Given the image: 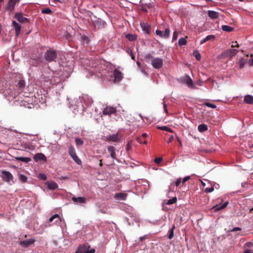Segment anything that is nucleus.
I'll return each instance as SVG.
<instances>
[{"mask_svg":"<svg viewBox=\"0 0 253 253\" xmlns=\"http://www.w3.org/2000/svg\"><path fill=\"white\" fill-rule=\"evenodd\" d=\"M57 57V53L53 50H47L44 54V59L48 62L54 61Z\"/></svg>","mask_w":253,"mask_h":253,"instance_id":"f257e3e1","label":"nucleus"},{"mask_svg":"<svg viewBox=\"0 0 253 253\" xmlns=\"http://www.w3.org/2000/svg\"><path fill=\"white\" fill-rule=\"evenodd\" d=\"M164 64L163 60L160 58H154L152 59L151 65L153 68L156 69L161 68Z\"/></svg>","mask_w":253,"mask_h":253,"instance_id":"f03ea898","label":"nucleus"},{"mask_svg":"<svg viewBox=\"0 0 253 253\" xmlns=\"http://www.w3.org/2000/svg\"><path fill=\"white\" fill-rule=\"evenodd\" d=\"M20 1V0H8L5 5V10L12 12L14 11L16 4L19 3Z\"/></svg>","mask_w":253,"mask_h":253,"instance_id":"7ed1b4c3","label":"nucleus"},{"mask_svg":"<svg viewBox=\"0 0 253 253\" xmlns=\"http://www.w3.org/2000/svg\"><path fill=\"white\" fill-rule=\"evenodd\" d=\"M170 31L169 28H166L165 31L163 32L160 30L156 31V34L161 38L167 39L169 37Z\"/></svg>","mask_w":253,"mask_h":253,"instance_id":"20e7f679","label":"nucleus"},{"mask_svg":"<svg viewBox=\"0 0 253 253\" xmlns=\"http://www.w3.org/2000/svg\"><path fill=\"white\" fill-rule=\"evenodd\" d=\"M105 140L108 142H119L121 140V136L118 133L110 134L106 137Z\"/></svg>","mask_w":253,"mask_h":253,"instance_id":"39448f33","label":"nucleus"},{"mask_svg":"<svg viewBox=\"0 0 253 253\" xmlns=\"http://www.w3.org/2000/svg\"><path fill=\"white\" fill-rule=\"evenodd\" d=\"M1 173L2 174L1 177L5 181L9 182L10 181L13 180V176L10 172L6 170H2Z\"/></svg>","mask_w":253,"mask_h":253,"instance_id":"423d86ee","label":"nucleus"},{"mask_svg":"<svg viewBox=\"0 0 253 253\" xmlns=\"http://www.w3.org/2000/svg\"><path fill=\"white\" fill-rule=\"evenodd\" d=\"M113 77L114 78V83H118L122 80L123 75L121 71L116 69L114 70Z\"/></svg>","mask_w":253,"mask_h":253,"instance_id":"0eeeda50","label":"nucleus"},{"mask_svg":"<svg viewBox=\"0 0 253 253\" xmlns=\"http://www.w3.org/2000/svg\"><path fill=\"white\" fill-rule=\"evenodd\" d=\"M117 112L116 108L110 106H106L103 111V114L104 115H111L115 114Z\"/></svg>","mask_w":253,"mask_h":253,"instance_id":"6e6552de","label":"nucleus"},{"mask_svg":"<svg viewBox=\"0 0 253 253\" xmlns=\"http://www.w3.org/2000/svg\"><path fill=\"white\" fill-rule=\"evenodd\" d=\"M14 18L21 23H27L29 22V20L28 18L23 17V14L20 12L16 13L14 15Z\"/></svg>","mask_w":253,"mask_h":253,"instance_id":"1a4fd4ad","label":"nucleus"},{"mask_svg":"<svg viewBox=\"0 0 253 253\" xmlns=\"http://www.w3.org/2000/svg\"><path fill=\"white\" fill-rule=\"evenodd\" d=\"M141 27L143 30V31L147 34H149L150 33L151 27L147 23L142 22L140 23Z\"/></svg>","mask_w":253,"mask_h":253,"instance_id":"9d476101","label":"nucleus"},{"mask_svg":"<svg viewBox=\"0 0 253 253\" xmlns=\"http://www.w3.org/2000/svg\"><path fill=\"white\" fill-rule=\"evenodd\" d=\"M208 15L210 18L212 19H216L219 18V13L215 11L208 10Z\"/></svg>","mask_w":253,"mask_h":253,"instance_id":"9b49d317","label":"nucleus"},{"mask_svg":"<svg viewBox=\"0 0 253 253\" xmlns=\"http://www.w3.org/2000/svg\"><path fill=\"white\" fill-rule=\"evenodd\" d=\"M226 58H231V55H230L229 49L226 50L225 51L223 52L221 54L218 55L217 57V58L218 60H220L221 59Z\"/></svg>","mask_w":253,"mask_h":253,"instance_id":"f8f14e48","label":"nucleus"},{"mask_svg":"<svg viewBox=\"0 0 253 253\" xmlns=\"http://www.w3.org/2000/svg\"><path fill=\"white\" fill-rule=\"evenodd\" d=\"M35 161L38 162L39 161H46V158L44 154L42 153H38L36 154L34 157Z\"/></svg>","mask_w":253,"mask_h":253,"instance_id":"ddd939ff","label":"nucleus"},{"mask_svg":"<svg viewBox=\"0 0 253 253\" xmlns=\"http://www.w3.org/2000/svg\"><path fill=\"white\" fill-rule=\"evenodd\" d=\"M12 26L14 27L16 32V36L18 37L21 31V26L15 21H12Z\"/></svg>","mask_w":253,"mask_h":253,"instance_id":"4468645a","label":"nucleus"},{"mask_svg":"<svg viewBox=\"0 0 253 253\" xmlns=\"http://www.w3.org/2000/svg\"><path fill=\"white\" fill-rule=\"evenodd\" d=\"M107 150L108 152L110 153L111 158L113 159H115L116 158L115 148L113 146H109L107 148Z\"/></svg>","mask_w":253,"mask_h":253,"instance_id":"2eb2a0df","label":"nucleus"},{"mask_svg":"<svg viewBox=\"0 0 253 253\" xmlns=\"http://www.w3.org/2000/svg\"><path fill=\"white\" fill-rule=\"evenodd\" d=\"M72 200L74 202L77 203H84L86 202V199L84 197H72Z\"/></svg>","mask_w":253,"mask_h":253,"instance_id":"dca6fc26","label":"nucleus"},{"mask_svg":"<svg viewBox=\"0 0 253 253\" xmlns=\"http://www.w3.org/2000/svg\"><path fill=\"white\" fill-rule=\"evenodd\" d=\"M34 242L35 240L33 239H28L21 241V245H22L24 247H28L30 245L32 244Z\"/></svg>","mask_w":253,"mask_h":253,"instance_id":"f3484780","label":"nucleus"},{"mask_svg":"<svg viewBox=\"0 0 253 253\" xmlns=\"http://www.w3.org/2000/svg\"><path fill=\"white\" fill-rule=\"evenodd\" d=\"M55 220V223H57L60 221V217L59 214H55L50 217L49 219V222H51Z\"/></svg>","mask_w":253,"mask_h":253,"instance_id":"a211bd4d","label":"nucleus"},{"mask_svg":"<svg viewBox=\"0 0 253 253\" xmlns=\"http://www.w3.org/2000/svg\"><path fill=\"white\" fill-rule=\"evenodd\" d=\"M228 204V202H225L224 203H223L221 206L219 205H216L214 207H213V209H214L215 211H219L221 210H222L224 209Z\"/></svg>","mask_w":253,"mask_h":253,"instance_id":"6ab92c4d","label":"nucleus"},{"mask_svg":"<svg viewBox=\"0 0 253 253\" xmlns=\"http://www.w3.org/2000/svg\"><path fill=\"white\" fill-rule=\"evenodd\" d=\"M183 81L189 86H191L193 85V81L188 75L185 76L183 79Z\"/></svg>","mask_w":253,"mask_h":253,"instance_id":"aec40b11","label":"nucleus"},{"mask_svg":"<svg viewBox=\"0 0 253 253\" xmlns=\"http://www.w3.org/2000/svg\"><path fill=\"white\" fill-rule=\"evenodd\" d=\"M47 188L51 190H54L58 188V185L54 181L47 182Z\"/></svg>","mask_w":253,"mask_h":253,"instance_id":"412c9836","label":"nucleus"},{"mask_svg":"<svg viewBox=\"0 0 253 253\" xmlns=\"http://www.w3.org/2000/svg\"><path fill=\"white\" fill-rule=\"evenodd\" d=\"M127 195L126 193H118L115 195V198L123 200H125L126 198Z\"/></svg>","mask_w":253,"mask_h":253,"instance_id":"4be33fe9","label":"nucleus"},{"mask_svg":"<svg viewBox=\"0 0 253 253\" xmlns=\"http://www.w3.org/2000/svg\"><path fill=\"white\" fill-rule=\"evenodd\" d=\"M244 101L249 104H253V96L251 95H247L245 96Z\"/></svg>","mask_w":253,"mask_h":253,"instance_id":"5701e85b","label":"nucleus"},{"mask_svg":"<svg viewBox=\"0 0 253 253\" xmlns=\"http://www.w3.org/2000/svg\"><path fill=\"white\" fill-rule=\"evenodd\" d=\"M105 24V22L104 21L99 19L95 22L94 25L98 28H102L104 26Z\"/></svg>","mask_w":253,"mask_h":253,"instance_id":"b1692460","label":"nucleus"},{"mask_svg":"<svg viewBox=\"0 0 253 253\" xmlns=\"http://www.w3.org/2000/svg\"><path fill=\"white\" fill-rule=\"evenodd\" d=\"M15 159L17 161H20L26 163L31 161V159L28 157H16Z\"/></svg>","mask_w":253,"mask_h":253,"instance_id":"393cba45","label":"nucleus"},{"mask_svg":"<svg viewBox=\"0 0 253 253\" xmlns=\"http://www.w3.org/2000/svg\"><path fill=\"white\" fill-rule=\"evenodd\" d=\"M126 37L130 42L134 41L137 39V36L134 34H127L126 35Z\"/></svg>","mask_w":253,"mask_h":253,"instance_id":"a878e982","label":"nucleus"},{"mask_svg":"<svg viewBox=\"0 0 253 253\" xmlns=\"http://www.w3.org/2000/svg\"><path fill=\"white\" fill-rule=\"evenodd\" d=\"M198 130L200 132H203L208 130V126L205 124H201L198 126Z\"/></svg>","mask_w":253,"mask_h":253,"instance_id":"bb28decb","label":"nucleus"},{"mask_svg":"<svg viewBox=\"0 0 253 253\" xmlns=\"http://www.w3.org/2000/svg\"><path fill=\"white\" fill-rule=\"evenodd\" d=\"M221 29L223 31L230 32L233 31L234 28L228 25H222Z\"/></svg>","mask_w":253,"mask_h":253,"instance_id":"cd10ccee","label":"nucleus"},{"mask_svg":"<svg viewBox=\"0 0 253 253\" xmlns=\"http://www.w3.org/2000/svg\"><path fill=\"white\" fill-rule=\"evenodd\" d=\"M246 63H247V61L245 58H241L239 62V69H242L243 68H244Z\"/></svg>","mask_w":253,"mask_h":253,"instance_id":"c85d7f7f","label":"nucleus"},{"mask_svg":"<svg viewBox=\"0 0 253 253\" xmlns=\"http://www.w3.org/2000/svg\"><path fill=\"white\" fill-rule=\"evenodd\" d=\"M175 225H173L172 228L170 229L169 231V236L168 238L169 239H172L174 236V230L175 229Z\"/></svg>","mask_w":253,"mask_h":253,"instance_id":"c756f323","label":"nucleus"},{"mask_svg":"<svg viewBox=\"0 0 253 253\" xmlns=\"http://www.w3.org/2000/svg\"><path fill=\"white\" fill-rule=\"evenodd\" d=\"M71 157L78 165H81L82 164V161L79 158L76 154H75V155L71 156Z\"/></svg>","mask_w":253,"mask_h":253,"instance_id":"7c9ffc66","label":"nucleus"},{"mask_svg":"<svg viewBox=\"0 0 253 253\" xmlns=\"http://www.w3.org/2000/svg\"><path fill=\"white\" fill-rule=\"evenodd\" d=\"M137 141L140 144H146L147 143V140L145 139H144L143 137H137L136 138Z\"/></svg>","mask_w":253,"mask_h":253,"instance_id":"2f4dec72","label":"nucleus"},{"mask_svg":"<svg viewBox=\"0 0 253 253\" xmlns=\"http://www.w3.org/2000/svg\"><path fill=\"white\" fill-rule=\"evenodd\" d=\"M176 201H177V198L176 197H173L171 199L169 200L166 202V205H170L175 203L176 202Z\"/></svg>","mask_w":253,"mask_h":253,"instance_id":"473e14b6","label":"nucleus"},{"mask_svg":"<svg viewBox=\"0 0 253 253\" xmlns=\"http://www.w3.org/2000/svg\"><path fill=\"white\" fill-rule=\"evenodd\" d=\"M85 250V246H80L78 247L76 251V253H84Z\"/></svg>","mask_w":253,"mask_h":253,"instance_id":"72a5a7b5","label":"nucleus"},{"mask_svg":"<svg viewBox=\"0 0 253 253\" xmlns=\"http://www.w3.org/2000/svg\"><path fill=\"white\" fill-rule=\"evenodd\" d=\"M69 154L71 156L76 154V150L73 146H70L69 147Z\"/></svg>","mask_w":253,"mask_h":253,"instance_id":"f704fd0d","label":"nucleus"},{"mask_svg":"<svg viewBox=\"0 0 253 253\" xmlns=\"http://www.w3.org/2000/svg\"><path fill=\"white\" fill-rule=\"evenodd\" d=\"M187 41L185 38H181L179 40L178 44L179 46L185 45L186 44Z\"/></svg>","mask_w":253,"mask_h":253,"instance_id":"c9c22d12","label":"nucleus"},{"mask_svg":"<svg viewBox=\"0 0 253 253\" xmlns=\"http://www.w3.org/2000/svg\"><path fill=\"white\" fill-rule=\"evenodd\" d=\"M19 178L22 182H26L27 180V177L25 175L22 174L19 175Z\"/></svg>","mask_w":253,"mask_h":253,"instance_id":"e433bc0d","label":"nucleus"},{"mask_svg":"<svg viewBox=\"0 0 253 253\" xmlns=\"http://www.w3.org/2000/svg\"><path fill=\"white\" fill-rule=\"evenodd\" d=\"M42 13L43 14H50L52 13V11L50 10L49 8L47 7L42 9Z\"/></svg>","mask_w":253,"mask_h":253,"instance_id":"4c0bfd02","label":"nucleus"},{"mask_svg":"<svg viewBox=\"0 0 253 253\" xmlns=\"http://www.w3.org/2000/svg\"><path fill=\"white\" fill-rule=\"evenodd\" d=\"M193 55L197 60L200 61L201 60V55L198 51H195L193 52Z\"/></svg>","mask_w":253,"mask_h":253,"instance_id":"58836bf2","label":"nucleus"},{"mask_svg":"<svg viewBox=\"0 0 253 253\" xmlns=\"http://www.w3.org/2000/svg\"><path fill=\"white\" fill-rule=\"evenodd\" d=\"M229 52L231 55V58L235 56L238 52V50L235 49H229Z\"/></svg>","mask_w":253,"mask_h":253,"instance_id":"ea45409f","label":"nucleus"},{"mask_svg":"<svg viewBox=\"0 0 253 253\" xmlns=\"http://www.w3.org/2000/svg\"><path fill=\"white\" fill-rule=\"evenodd\" d=\"M160 129H161V130L167 131H169L170 132H173V130L170 128L166 126L160 127Z\"/></svg>","mask_w":253,"mask_h":253,"instance_id":"a19ab883","label":"nucleus"},{"mask_svg":"<svg viewBox=\"0 0 253 253\" xmlns=\"http://www.w3.org/2000/svg\"><path fill=\"white\" fill-rule=\"evenodd\" d=\"M205 105L206 106H208L209 107L211 108H215L216 107V106L215 104L207 102L205 104Z\"/></svg>","mask_w":253,"mask_h":253,"instance_id":"79ce46f5","label":"nucleus"},{"mask_svg":"<svg viewBox=\"0 0 253 253\" xmlns=\"http://www.w3.org/2000/svg\"><path fill=\"white\" fill-rule=\"evenodd\" d=\"M19 88H23L25 86V83L24 81H19L18 84Z\"/></svg>","mask_w":253,"mask_h":253,"instance_id":"37998d69","label":"nucleus"},{"mask_svg":"<svg viewBox=\"0 0 253 253\" xmlns=\"http://www.w3.org/2000/svg\"><path fill=\"white\" fill-rule=\"evenodd\" d=\"M162 160L163 159L161 157L156 158L154 159V162L155 163L158 164L162 162Z\"/></svg>","mask_w":253,"mask_h":253,"instance_id":"c03bdc74","label":"nucleus"},{"mask_svg":"<svg viewBox=\"0 0 253 253\" xmlns=\"http://www.w3.org/2000/svg\"><path fill=\"white\" fill-rule=\"evenodd\" d=\"M75 141L77 145H82L83 144V141L79 138H76Z\"/></svg>","mask_w":253,"mask_h":253,"instance_id":"a18cd8bd","label":"nucleus"},{"mask_svg":"<svg viewBox=\"0 0 253 253\" xmlns=\"http://www.w3.org/2000/svg\"><path fill=\"white\" fill-rule=\"evenodd\" d=\"M178 34L176 31H174L173 34L172 41H175L177 39Z\"/></svg>","mask_w":253,"mask_h":253,"instance_id":"49530a36","label":"nucleus"},{"mask_svg":"<svg viewBox=\"0 0 253 253\" xmlns=\"http://www.w3.org/2000/svg\"><path fill=\"white\" fill-rule=\"evenodd\" d=\"M182 181V179L181 178H178L176 182H175V185L176 187H178L180 184L181 183Z\"/></svg>","mask_w":253,"mask_h":253,"instance_id":"de8ad7c7","label":"nucleus"},{"mask_svg":"<svg viewBox=\"0 0 253 253\" xmlns=\"http://www.w3.org/2000/svg\"><path fill=\"white\" fill-rule=\"evenodd\" d=\"M214 190V188L213 187L210 188H206L205 189V192L207 193H211Z\"/></svg>","mask_w":253,"mask_h":253,"instance_id":"09e8293b","label":"nucleus"},{"mask_svg":"<svg viewBox=\"0 0 253 253\" xmlns=\"http://www.w3.org/2000/svg\"><path fill=\"white\" fill-rule=\"evenodd\" d=\"M39 177L41 179L43 180H46L47 178L46 176L43 173L40 174Z\"/></svg>","mask_w":253,"mask_h":253,"instance_id":"8fccbe9b","label":"nucleus"},{"mask_svg":"<svg viewBox=\"0 0 253 253\" xmlns=\"http://www.w3.org/2000/svg\"><path fill=\"white\" fill-rule=\"evenodd\" d=\"M214 38V35H209L206 37V41H209L211 39H213Z\"/></svg>","mask_w":253,"mask_h":253,"instance_id":"3c124183","label":"nucleus"},{"mask_svg":"<svg viewBox=\"0 0 253 253\" xmlns=\"http://www.w3.org/2000/svg\"><path fill=\"white\" fill-rule=\"evenodd\" d=\"M190 178L191 177L190 176H186L185 177H184L183 178V180L182 181V184H184L187 181L189 180L190 179Z\"/></svg>","mask_w":253,"mask_h":253,"instance_id":"603ef678","label":"nucleus"},{"mask_svg":"<svg viewBox=\"0 0 253 253\" xmlns=\"http://www.w3.org/2000/svg\"><path fill=\"white\" fill-rule=\"evenodd\" d=\"M242 230V229L240 227H234L233 228L232 230H231V232H236V231H241Z\"/></svg>","mask_w":253,"mask_h":253,"instance_id":"864d4df0","label":"nucleus"},{"mask_svg":"<svg viewBox=\"0 0 253 253\" xmlns=\"http://www.w3.org/2000/svg\"><path fill=\"white\" fill-rule=\"evenodd\" d=\"M95 250L94 249H91L89 250L85 251L84 253H95Z\"/></svg>","mask_w":253,"mask_h":253,"instance_id":"5fc2aeb1","label":"nucleus"},{"mask_svg":"<svg viewBox=\"0 0 253 253\" xmlns=\"http://www.w3.org/2000/svg\"><path fill=\"white\" fill-rule=\"evenodd\" d=\"M173 139H174V136H173V135H171V136H170V137H169V139L168 141V143H171V142L173 141Z\"/></svg>","mask_w":253,"mask_h":253,"instance_id":"6e6d98bb","label":"nucleus"},{"mask_svg":"<svg viewBox=\"0 0 253 253\" xmlns=\"http://www.w3.org/2000/svg\"><path fill=\"white\" fill-rule=\"evenodd\" d=\"M146 58H147V59H153V56L152 55V54L149 53V54H147L146 55Z\"/></svg>","mask_w":253,"mask_h":253,"instance_id":"4d7b16f0","label":"nucleus"},{"mask_svg":"<svg viewBox=\"0 0 253 253\" xmlns=\"http://www.w3.org/2000/svg\"><path fill=\"white\" fill-rule=\"evenodd\" d=\"M249 63L251 66H253V58L250 59L249 60Z\"/></svg>","mask_w":253,"mask_h":253,"instance_id":"13d9d810","label":"nucleus"},{"mask_svg":"<svg viewBox=\"0 0 253 253\" xmlns=\"http://www.w3.org/2000/svg\"><path fill=\"white\" fill-rule=\"evenodd\" d=\"M235 43L236 44L235 45H232L231 47H239V45L238 43H237V42H235Z\"/></svg>","mask_w":253,"mask_h":253,"instance_id":"bf43d9fd","label":"nucleus"},{"mask_svg":"<svg viewBox=\"0 0 253 253\" xmlns=\"http://www.w3.org/2000/svg\"><path fill=\"white\" fill-rule=\"evenodd\" d=\"M147 136V134L146 133H143V134H142V135L141 136V137H143V138L144 139H145V138H146Z\"/></svg>","mask_w":253,"mask_h":253,"instance_id":"052dcab7","label":"nucleus"},{"mask_svg":"<svg viewBox=\"0 0 253 253\" xmlns=\"http://www.w3.org/2000/svg\"><path fill=\"white\" fill-rule=\"evenodd\" d=\"M244 253H253V252L251 250H246Z\"/></svg>","mask_w":253,"mask_h":253,"instance_id":"680f3d73","label":"nucleus"},{"mask_svg":"<svg viewBox=\"0 0 253 253\" xmlns=\"http://www.w3.org/2000/svg\"><path fill=\"white\" fill-rule=\"evenodd\" d=\"M207 42V41H206V38L203 39V40H202L200 42L201 44H203L205 42Z\"/></svg>","mask_w":253,"mask_h":253,"instance_id":"e2e57ef3","label":"nucleus"},{"mask_svg":"<svg viewBox=\"0 0 253 253\" xmlns=\"http://www.w3.org/2000/svg\"><path fill=\"white\" fill-rule=\"evenodd\" d=\"M131 147V146L129 145V144L128 143L126 145V150H128Z\"/></svg>","mask_w":253,"mask_h":253,"instance_id":"0e129e2a","label":"nucleus"},{"mask_svg":"<svg viewBox=\"0 0 253 253\" xmlns=\"http://www.w3.org/2000/svg\"><path fill=\"white\" fill-rule=\"evenodd\" d=\"M164 107L165 111L166 112H168V110H167V106H166V105L165 103L164 104Z\"/></svg>","mask_w":253,"mask_h":253,"instance_id":"69168bd1","label":"nucleus"},{"mask_svg":"<svg viewBox=\"0 0 253 253\" xmlns=\"http://www.w3.org/2000/svg\"><path fill=\"white\" fill-rule=\"evenodd\" d=\"M145 238V236L144 237H141L139 238V240L140 241L142 242L143 240Z\"/></svg>","mask_w":253,"mask_h":253,"instance_id":"338daca9","label":"nucleus"},{"mask_svg":"<svg viewBox=\"0 0 253 253\" xmlns=\"http://www.w3.org/2000/svg\"><path fill=\"white\" fill-rule=\"evenodd\" d=\"M249 147H250V149L253 150V144L250 145Z\"/></svg>","mask_w":253,"mask_h":253,"instance_id":"774afa93","label":"nucleus"}]
</instances>
